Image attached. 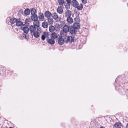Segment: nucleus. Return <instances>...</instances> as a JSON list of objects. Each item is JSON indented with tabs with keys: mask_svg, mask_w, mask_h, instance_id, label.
<instances>
[{
	"mask_svg": "<svg viewBox=\"0 0 128 128\" xmlns=\"http://www.w3.org/2000/svg\"><path fill=\"white\" fill-rule=\"evenodd\" d=\"M51 37L54 39H55L58 38L57 34L56 33L54 32L51 34Z\"/></svg>",
	"mask_w": 128,
	"mask_h": 128,
	"instance_id": "nucleus-24",
	"label": "nucleus"
},
{
	"mask_svg": "<svg viewBox=\"0 0 128 128\" xmlns=\"http://www.w3.org/2000/svg\"><path fill=\"white\" fill-rule=\"evenodd\" d=\"M30 10L28 8L26 9L24 11V13L26 15H28L30 14Z\"/></svg>",
	"mask_w": 128,
	"mask_h": 128,
	"instance_id": "nucleus-30",
	"label": "nucleus"
},
{
	"mask_svg": "<svg viewBox=\"0 0 128 128\" xmlns=\"http://www.w3.org/2000/svg\"><path fill=\"white\" fill-rule=\"evenodd\" d=\"M32 21H36L38 20V17L36 14L30 17Z\"/></svg>",
	"mask_w": 128,
	"mask_h": 128,
	"instance_id": "nucleus-18",
	"label": "nucleus"
},
{
	"mask_svg": "<svg viewBox=\"0 0 128 128\" xmlns=\"http://www.w3.org/2000/svg\"><path fill=\"white\" fill-rule=\"evenodd\" d=\"M71 2H67L66 4L65 5V8L66 10L68 9H70V5Z\"/></svg>",
	"mask_w": 128,
	"mask_h": 128,
	"instance_id": "nucleus-28",
	"label": "nucleus"
},
{
	"mask_svg": "<svg viewBox=\"0 0 128 128\" xmlns=\"http://www.w3.org/2000/svg\"><path fill=\"white\" fill-rule=\"evenodd\" d=\"M76 29L73 27V26H70L69 30V32L72 35L74 36L76 34L77 32Z\"/></svg>",
	"mask_w": 128,
	"mask_h": 128,
	"instance_id": "nucleus-3",
	"label": "nucleus"
},
{
	"mask_svg": "<svg viewBox=\"0 0 128 128\" xmlns=\"http://www.w3.org/2000/svg\"><path fill=\"white\" fill-rule=\"evenodd\" d=\"M16 26H23L24 24H23L22 22L18 20L16 22Z\"/></svg>",
	"mask_w": 128,
	"mask_h": 128,
	"instance_id": "nucleus-27",
	"label": "nucleus"
},
{
	"mask_svg": "<svg viewBox=\"0 0 128 128\" xmlns=\"http://www.w3.org/2000/svg\"><path fill=\"white\" fill-rule=\"evenodd\" d=\"M33 22L34 26L36 28H40V22L38 20L34 21Z\"/></svg>",
	"mask_w": 128,
	"mask_h": 128,
	"instance_id": "nucleus-9",
	"label": "nucleus"
},
{
	"mask_svg": "<svg viewBox=\"0 0 128 128\" xmlns=\"http://www.w3.org/2000/svg\"><path fill=\"white\" fill-rule=\"evenodd\" d=\"M52 17L54 20L57 19L58 18L57 14L56 12H54L53 13V16H52Z\"/></svg>",
	"mask_w": 128,
	"mask_h": 128,
	"instance_id": "nucleus-29",
	"label": "nucleus"
},
{
	"mask_svg": "<svg viewBox=\"0 0 128 128\" xmlns=\"http://www.w3.org/2000/svg\"><path fill=\"white\" fill-rule=\"evenodd\" d=\"M60 6H58L57 8V11L59 14H62L63 12V9Z\"/></svg>",
	"mask_w": 128,
	"mask_h": 128,
	"instance_id": "nucleus-16",
	"label": "nucleus"
},
{
	"mask_svg": "<svg viewBox=\"0 0 128 128\" xmlns=\"http://www.w3.org/2000/svg\"><path fill=\"white\" fill-rule=\"evenodd\" d=\"M49 29L50 32H52L54 30L55 28L54 26H50Z\"/></svg>",
	"mask_w": 128,
	"mask_h": 128,
	"instance_id": "nucleus-26",
	"label": "nucleus"
},
{
	"mask_svg": "<svg viewBox=\"0 0 128 128\" xmlns=\"http://www.w3.org/2000/svg\"><path fill=\"white\" fill-rule=\"evenodd\" d=\"M113 126L116 128H121L122 126L121 123L118 122H116Z\"/></svg>",
	"mask_w": 128,
	"mask_h": 128,
	"instance_id": "nucleus-13",
	"label": "nucleus"
},
{
	"mask_svg": "<svg viewBox=\"0 0 128 128\" xmlns=\"http://www.w3.org/2000/svg\"><path fill=\"white\" fill-rule=\"evenodd\" d=\"M44 15L47 18L50 17L52 15L51 13L48 10L45 12L44 13Z\"/></svg>",
	"mask_w": 128,
	"mask_h": 128,
	"instance_id": "nucleus-14",
	"label": "nucleus"
},
{
	"mask_svg": "<svg viewBox=\"0 0 128 128\" xmlns=\"http://www.w3.org/2000/svg\"><path fill=\"white\" fill-rule=\"evenodd\" d=\"M48 22L50 24H52L53 23V19L52 18H49L48 19Z\"/></svg>",
	"mask_w": 128,
	"mask_h": 128,
	"instance_id": "nucleus-32",
	"label": "nucleus"
},
{
	"mask_svg": "<svg viewBox=\"0 0 128 128\" xmlns=\"http://www.w3.org/2000/svg\"><path fill=\"white\" fill-rule=\"evenodd\" d=\"M100 128H105L103 126H102V127H100Z\"/></svg>",
	"mask_w": 128,
	"mask_h": 128,
	"instance_id": "nucleus-39",
	"label": "nucleus"
},
{
	"mask_svg": "<svg viewBox=\"0 0 128 128\" xmlns=\"http://www.w3.org/2000/svg\"><path fill=\"white\" fill-rule=\"evenodd\" d=\"M58 2L59 3L60 6L62 7L64 4L65 5L66 3L64 2V0H58Z\"/></svg>",
	"mask_w": 128,
	"mask_h": 128,
	"instance_id": "nucleus-15",
	"label": "nucleus"
},
{
	"mask_svg": "<svg viewBox=\"0 0 128 128\" xmlns=\"http://www.w3.org/2000/svg\"><path fill=\"white\" fill-rule=\"evenodd\" d=\"M49 36L48 34V32H44L43 33L42 35L41 36V39L43 40H44L45 39V38L46 37H48V36Z\"/></svg>",
	"mask_w": 128,
	"mask_h": 128,
	"instance_id": "nucleus-6",
	"label": "nucleus"
},
{
	"mask_svg": "<svg viewBox=\"0 0 128 128\" xmlns=\"http://www.w3.org/2000/svg\"><path fill=\"white\" fill-rule=\"evenodd\" d=\"M76 19H77L78 20V21H80V20L79 19H78V18H74V20H75L76 21Z\"/></svg>",
	"mask_w": 128,
	"mask_h": 128,
	"instance_id": "nucleus-37",
	"label": "nucleus"
},
{
	"mask_svg": "<svg viewBox=\"0 0 128 128\" xmlns=\"http://www.w3.org/2000/svg\"><path fill=\"white\" fill-rule=\"evenodd\" d=\"M66 21L68 23L70 24L72 23L73 22V19L70 16H68L67 17Z\"/></svg>",
	"mask_w": 128,
	"mask_h": 128,
	"instance_id": "nucleus-19",
	"label": "nucleus"
},
{
	"mask_svg": "<svg viewBox=\"0 0 128 128\" xmlns=\"http://www.w3.org/2000/svg\"><path fill=\"white\" fill-rule=\"evenodd\" d=\"M82 2L84 4H86L87 2V0H82Z\"/></svg>",
	"mask_w": 128,
	"mask_h": 128,
	"instance_id": "nucleus-34",
	"label": "nucleus"
},
{
	"mask_svg": "<svg viewBox=\"0 0 128 128\" xmlns=\"http://www.w3.org/2000/svg\"><path fill=\"white\" fill-rule=\"evenodd\" d=\"M42 20H44V16L43 14L41 12H40L38 13V18Z\"/></svg>",
	"mask_w": 128,
	"mask_h": 128,
	"instance_id": "nucleus-10",
	"label": "nucleus"
},
{
	"mask_svg": "<svg viewBox=\"0 0 128 128\" xmlns=\"http://www.w3.org/2000/svg\"><path fill=\"white\" fill-rule=\"evenodd\" d=\"M9 128H14L12 127H9Z\"/></svg>",
	"mask_w": 128,
	"mask_h": 128,
	"instance_id": "nucleus-40",
	"label": "nucleus"
},
{
	"mask_svg": "<svg viewBox=\"0 0 128 128\" xmlns=\"http://www.w3.org/2000/svg\"><path fill=\"white\" fill-rule=\"evenodd\" d=\"M65 24L64 22L63 21H60V24H56L55 26V27L56 28H57V30H60V28H61Z\"/></svg>",
	"mask_w": 128,
	"mask_h": 128,
	"instance_id": "nucleus-5",
	"label": "nucleus"
},
{
	"mask_svg": "<svg viewBox=\"0 0 128 128\" xmlns=\"http://www.w3.org/2000/svg\"><path fill=\"white\" fill-rule=\"evenodd\" d=\"M28 34V33H24L23 37L24 38H25L26 39H27V37H28V35H26V34Z\"/></svg>",
	"mask_w": 128,
	"mask_h": 128,
	"instance_id": "nucleus-33",
	"label": "nucleus"
},
{
	"mask_svg": "<svg viewBox=\"0 0 128 128\" xmlns=\"http://www.w3.org/2000/svg\"><path fill=\"white\" fill-rule=\"evenodd\" d=\"M67 10V11L64 14L65 16H70L71 15V11L68 10Z\"/></svg>",
	"mask_w": 128,
	"mask_h": 128,
	"instance_id": "nucleus-17",
	"label": "nucleus"
},
{
	"mask_svg": "<svg viewBox=\"0 0 128 128\" xmlns=\"http://www.w3.org/2000/svg\"><path fill=\"white\" fill-rule=\"evenodd\" d=\"M63 40L64 42L66 43L68 42H74V38L72 36H68L65 35L64 38Z\"/></svg>",
	"mask_w": 128,
	"mask_h": 128,
	"instance_id": "nucleus-2",
	"label": "nucleus"
},
{
	"mask_svg": "<svg viewBox=\"0 0 128 128\" xmlns=\"http://www.w3.org/2000/svg\"><path fill=\"white\" fill-rule=\"evenodd\" d=\"M117 80V78H116V81Z\"/></svg>",
	"mask_w": 128,
	"mask_h": 128,
	"instance_id": "nucleus-41",
	"label": "nucleus"
},
{
	"mask_svg": "<svg viewBox=\"0 0 128 128\" xmlns=\"http://www.w3.org/2000/svg\"><path fill=\"white\" fill-rule=\"evenodd\" d=\"M71 3L72 6L75 8L78 6V5H79L78 2L76 0H73Z\"/></svg>",
	"mask_w": 128,
	"mask_h": 128,
	"instance_id": "nucleus-8",
	"label": "nucleus"
},
{
	"mask_svg": "<svg viewBox=\"0 0 128 128\" xmlns=\"http://www.w3.org/2000/svg\"><path fill=\"white\" fill-rule=\"evenodd\" d=\"M126 128H128V123L126 124Z\"/></svg>",
	"mask_w": 128,
	"mask_h": 128,
	"instance_id": "nucleus-36",
	"label": "nucleus"
},
{
	"mask_svg": "<svg viewBox=\"0 0 128 128\" xmlns=\"http://www.w3.org/2000/svg\"><path fill=\"white\" fill-rule=\"evenodd\" d=\"M29 28L32 36H34L36 38L39 37L40 32L41 31L40 28H36V27L32 25L30 26Z\"/></svg>",
	"mask_w": 128,
	"mask_h": 128,
	"instance_id": "nucleus-1",
	"label": "nucleus"
},
{
	"mask_svg": "<svg viewBox=\"0 0 128 128\" xmlns=\"http://www.w3.org/2000/svg\"><path fill=\"white\" fill-rule=\"evenodd\" d=\"M27 26V25L24 24L21 27V29L23 30L24 33H28V31H29V28Z\"/></svg>",
	"mask_w": 128,
	"mask_h": 128,
	"instance_id": "nucleus-4",
	"label": "nucleus"
},
{
	"mask_svg": "<svg viewBox=\"0 0 128 128\" xmlns=\"http://www.w3.org/2000/svg\"><path fill=\"white\" fill-rule=\"evenodd\" d=\"M67 2H71V0H66Z\"/></svg>",
	"mask_w": 128,
	"mask_h": 128,
	"instance_id": "nucleus-35",
	"label": "nucleus"
},
{
	"mask_svg": "<svg viewBox=\"0 0 128 128\" xmlns=\"http://www.w3.org/2000/svg\"><path fill=\"white\" fill-rule=\"evenodd\" d=\"M73 27L76 30H78L80 28V24L78 22L74 23L73 24Z\"/></svg>",
	"mask_w": 128,
	"mask_h": 128,
	"instance_id": "nucleus-12",
	"label": "nucleus"
},
{
	"mask_svg": "<svg viewBox=\"0 0 128 128\" xmlns=\"http://www.w3.org/2000/svg\"><path fill=\"white\" fill-rule=\"evenodd\" d=\"M47 42L50 44H53L55 43V42L54 40H52L51 39H49L46 40Z\"/></svg>",
	"mask_w": 128,
	"mask_h": 128,
	"instance_id": "nucleus-20",
	"label": "nucleus"
},
{
	"mask_svg": "<svg viewBox=\"0 0 128 128\" xmlns=\"http://www.w3.org/2000/svg\"><path fill=\"white\" fill-rule=\"evenodd\" d=\"M30 18H26V19L25 21V24H26L27 25H28L30 23Z\"/></svg>",
	"mask_w": 128,
	"mask_h": 128,
	"instance_id": "nucleus-31",
	"label": "nucleus"
},
{
	"mask_svg": "<svg viewBox=\"0 0 128 128\" xmlns=\"http://www.w3.org/2000/svg\"><path fill=\"white\" fill-rule=\"evenodd\" d=\"M30 12L32 16L36 14V10L34 8H32L30 10Z\"/></svg>",
	"mask_w": 128,
	"mask_h": 128,
	"instance_id": "nucleus-22",
	"label": "nucleus"
},
{
	"mask_svg": "<svg viewBox=\"0 0 128 128\" xmlns=\"http://www.w3.org/2000/svg\"><path fill=\"white\" fill-rule=\"evenodd\" d=\"M70 26H68L65 25L63 28V31L65 33H66L69 31V30Z\"/></svg>",
	"mask_w": 128,
	"mask_h": 128,
	"instance_id": "nucleus-7",
	"label": "nucleus"
},
{
	"mask_svg": "<svg viewBox=\"0 0 128 128\" xmlns=\"http://www.w3.org/2000/svg\"><path fill=\"white\" fill-rule=\"evenodd\" d=\"M18 20V19L15 18H12L10 19V23L12 24H14Z\"/></svg>",
	"mask_w": 128,
	"mask_h": 128,
	"instance_id": "nucleus-21",
	"label": "nucleus"
},
{
	"mask_svg": "<svg viewBox=\"0 0 128 128\" xmlns=\"http://www.w3.org/2000/svg\"><path fill=\"white\" fill-rule=\"evenodd\" d=\"M127 5H128V4H127Z\"/></svg>",
	"mask_w": 128,
	"mask_h": 128,
	"instance_id": "nucleus-42",
	"label": "nucleus"
},
{
	"mask_svg": "<svg viewBox=\"0 0 128 128\" xmlns=\"http://www.w3.org/2000/svg\"><path fill=\"white\" fill-rule=\"evenodd\" d=\"M126 96H128V92L126 93Z\"/></svg>",
	"mask_w": 128,
	"mask_h": 128,
	"instance_id": "nucleus-38",
	"label": "nucleus"
},
{
	"mask_svg": "<svg viewBox=\"0 0 128 128\" xmlns=\"http://www.w3.org/2000/svg\"><path fill=\"white\" fill-rule=\"evenodd\" d=\"M76 8L78 10H82L83 8V6L82 4H80L79 6L78 5V6H77Z\"/></svg>",
	"mask_w": 128,
	"mask_h": 128,
	"instance_id": "nucleus-25",
	"label": "nucleus"
},
{
	"mask_svg": "<svg viewBox=\"0 0 128 128\" xmlns=\"http://www.w3.org/2000/svg\"><path fill=\"white\" fill-rule=\"evenodd\" d=\"M42 26L44 28H47L48 26L47 22H43L42 24Z\"/></svg>",
	"mask_w": 128,
	"mask_h": 128,
	"instance_id": "nucleus-23",
	"label": "nucleus"
},
{
	"mask_svg": "<svg viewBox=\"0 0 128 128\" xmlns=\"http://www.w3.org/2000/svg\"><path fill=\"white\" fill-rule=\"evenodd\" d=\"M64 42L63 39H62V36H61L59 38L58 40V43L60 45H62L64 44Z\"/></svg>",
	"mask_w": 128,
	"mask_h": 128,
	"instance_id": "nucleus-11",
	"label": "nucleus"
}]
</instances>
